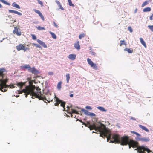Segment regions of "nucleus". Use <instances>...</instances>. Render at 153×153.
Masks as SVG:
<instances>
[{
  "label": "nucleus",
  "instance_id": "1",
  "mask_svg": "<svg viewBox=\"0 0 153 153\" xmlns=\"http://www.w3.org/2000/svg\"><path fill=\"white\" fill-rule=\"evenodd\" d=\"M23 92L25 93L26 97H27L28 95H30L32 97V98H37L40 100H42L45 102L46 100L48 103L50 102V100L47 99L45 96L42 94L40 89H36L35 87L33 86H26L25 89H24L20 91V93L22 94Z\"/></svg>",
  "mask_w": 153,
  "mask_h": 153
},
{
  "label": "nucleus",
  "instance_id": "2",
  "mask_svg": "<svg viewBox=\"0 0 153 153\" xmlns=\"http://www.w3.org/2000/svg\"><path fill=\"white\" fill-rule=\"evenodd\" d=\"M87 123L88 125L85 123H83V124L86 126L88 127L91 130L94 129L96 131L100 132V136L104 138L107 137V141H109V140L111 138V132L107 129L104 125L101 123L98 126H97L95 124L91 125L88 122Z\"/></svg>",
  "mask_w": 153,
  "mask_h": 153
},
{
  "label": "nucleus",
  "instance_id": "3",
  "mask_svg": "<svg viewBox=\"0 0 153 153\" xmlns=\"http://www.w3.org/2000/svg\"><path fill=\"white\" fill-rule=\"evenodd\" d=\"M110 142L113 143H120L122 145H126L128 144L129 140L128 136H125L120 138L119 135L116 134L111 135V134Z\"/></svg>",
  "mask_w": 153,
  "mask_h": 153
},
{
  "label": "nucleus",
  "instance_id": "4",
  "mask_svg": "<svg viewBox=\"0 0 153 153\" xmlns=\"http://www.w3.org/2000/svg\"><path fill=\"white\" fill-rule=\"evenodd\" d=\"M7 72V71L4 68L0 69V90L2 92H6L7 90V85L6 83L7 82L8 79L3 80L4 73Z\"/></svg>",
  "mask_w": 153,
  "mask_h": 153
},
{
  "label": "nucleus",
  "instance_id": "5",
  "mask_svg": "<svg viewBox=\"0 0 153 153\" xmlns=\"http://www.w3.org/2000/svg\"><path fill=\"white\" fill-rule=\"evenodd\" d=\"M22 70H25L27 69L28 72H31L35 75H37L40 73L39 71L36 69L34 67L31 68L29 65H25L21 67Z\"/></svg>",
  "mask_w": 153,
  "mask_h": 153
},
{
  "label": "nucleus",
  "instance_id": "6",
  "mask_svg": "<svg viewBox=\"0 0 153 153\" xmlns=\"http://www.w3.org/2000/svg\"><path fill=\"white\" fill-rule=\"evenodd\" d=\"M138 143L137 141L132 139H130L128 144L130 148L132 147L133 148H137L138 150V148L140 146H138Z\"/></svg>",
  "mask_w": 153,
  "mask_h": 153
},
{
  "label": "nucleus",
  "instance_id": "7",
  "mask_svg": "<svg viewBox=\"0 0 153 153\" xmlns=\"http://www.w3.org/2000/svg\"><path fill=\"white\" fill-rule=\"evenodd\" d=\"M150 150L147 148H146L143 146H140L138 148V153H149Z\"/></svg>",
  "mask_w": 153,
  "mask_h": 153
},
{
  "label": "nucleus",
  "instance_id": "8",
  "mask_svg": "<svg viewBox=\"0 0 153 153\" xmlns=\"http://www.w3.org/2000/svg\"><path fill=\"white\" fill-rule=\"evenodd\" d=\"M87 61L88 64L90 65V66L92 67L93 69L95 70L97 69V66L96 64H94L91 59L89 58H88L87 59Z\"/></svg>",
  "mask_w": 153,
  "mask_h": 153
},
{
  "label": "nucleus",
  "instance_id": "9",
  "mask_svg": "<svg viewBox=\"0 0 153 153\" xmlns=\"http://www.w3.org/2000/svg\"><path fill=\"white\" fill-rule=\"evenodd\" d=\"M82 111L83 112L84 114L88 116H89L91 117H95L96 115L95 114L92 112H89L87 110H85L84 109H82Z\"/></svg>",
  "mask_w": 153,
  "mask_h": 153
},
{
  "label": "nucleus",
  "instance_id": "10",
  "mask_svg": "<svg viewBox=\"0 0 153 153\" xmlns=\"http://www.w3.org/2000/svg\"><path fill=\"white\" fill-rule=\"evenodd\" d=\"M19 30V28L16 27H14V29L13 31V33L14 34H16L17 36H20L21 35V33L20 30Z\"/></svg>",
  "mask_w": 153,
  "mask_h": 153
},
{
  "label": "nucleus",
  "instance_id": "11",
  "mask_svg": "<svg viewBox=\"0 0 153 153\" xmlns=\"http://www.w3.org/2000/svg\"><path fill=\"white\" fill-rule=\"evenodd\" d=\"M24 46V44H20L16 46V48L18 51H19L21 50H23Z\"/></svg>",
  "mask_w": 153,
  "mask_h": 153
},
{
  "label": "nucleus",
  "instance_id": "12",
  "mask_svg": "<svg viewBox=\"0 0 153 153\" xmlns=\"http://www.w3.org/2000/svg\"><path fill=\"white\" fill-rule=\"evenodd\" d=\"M34 11L36 13L39 14V16H40V17L41 18L43 21H44V17L43 15H42V14L41 13V12L39 10L36 9H35L34 10Z\"/></svg>",
  "mask_w": 153,
  "mask_h": 153
},
{
  "label": "nucleus",
  "instance_id": "13",
  "mask_svg": "<svg viewBox=\"0 0 153 153\" xmlns=\"http://www.w3.org/2000/svg\"><path fill=\"white\" fill-rule=\"evenodd\" d=\"M9 12L11 13H14L16 14H17V15L21 16L22 15V13L19 12H18V11L16 10H8Z\"/></svg>",
  "mask_w": 153,
  "mask_h": 153
},
{
  "label": "nucleus",
  "instance_id": "14",
  "mask_svg": "<svg viewBox=\"0 0 153 153\" xmlns=\"http://www.w3.org/2000/svg\"><path fill=\"white\" fill-rule=\"evenodd\" d=\"M76 55L74 54H70L69 55L68 58L72 60H74L76 59Z\"/></svg>",
  "mask_w": 153,
  "mask_h": 153
},
{
  "label": "nucleus",
  "instance_id": "15",
  "mask_svg": "<svg viewBox=\"0 0 153 153\" xmlns=\"http://www.w3.org/2000/svg\"><path fill=\"white\" fill-rule=\"evenodd\" d=\"M74 46L75 48L77 50H79L80 49V46L79 41H77L74 44Z\"/></svg>",
  "mask_w": 153,
  "mask_h": 153
},
{
  "label": "nucleus",
  "instance_id": "16",
  "mask_svg": "<svg viewBox=\"0 0 153 153\" xmlns=\"http://www.w3.org/2000/svg\"><path fill=\"white\" fill-rule=\"evenodd\" d=\"M55 101L56 102L54 104V105L55 106H58L59 105L60 102H61V100H60L59 98H58L56 96H55Z\"/></svg>",
  "mask_w": 153,
  "mask_h": 153
},
{
  "label": "nucleus",
  "instance_id": "17",
  "mask_svg": "<svg viewBox=\"0 0 153 153\" xmlns=\"http://www.w3.org/2000/svg\"><path fill=\"white\" fill-rule=\"evenodd\" d=\"M37 41L39 44L41 45L44 48H47V45H46L45 44L43 41H42L41 40H40L39 39H38L37 40Z\"/></svg>",
  "mask_w": 153,
  "mask_h": 153
},
{
  "label": "nucleus",
  "instance_id": "18",
  "mask_svg": "<svg viewBox=\"0 0 153 153\" xmlns=\"http://www.w3.org/2000/svg\"><path fill=\"white\" fill-rule=\"evenodd\" d=\"M143 130H144L146 131L147 132H148L149 131L148 129L147 128L145 127V126H142L141 125L139 124L138 125Z\"/></svg>",
  "mask_w": 153,
  "mask_h": 153
},
{
  "label": "nucleus",
  "instance_id": "19",
  "mask_svg": "<svg viewBox=\"0 0 153 153\" xmlns=\"http://www.w3.org/2000/svg\"><path fill=\"white\" fill-rule=\"evenodd\" d=\"M71 114V116L72 117L73 115L72 114V113H75L77 114H78V112L75 110L73 109H71V110H69V112Z\"/></svg>",
  "mask_w": 153,
  "mask_h": 153
},
{
  "label": "nucleus",
  "instance_id": "20",
  "mask_svg": "<svg viewBox=\"0 0 153 153\" xmlns=\"http://www.w3.org/2000/svg\"><path fill=\"white\" fill-rule=\"evenodd\" d=\"M26 82H20L18 83L17 84V85L20 88H22V87L23 86L25 85V84L26 83Z\"/></svg>",
  "mask_w": 153,
  "mask_h": 153
},
{
  "label": "nucleus",
  "instance_id": "21",
  "mask_svg": "<svg viewBox=\"0 0 153 153\" xmlns=\"http://www.w3.org/2000/svg\"><path fill=\"white\" fill-rule=\"evenodd\" d=\"M149 138L148 137H143L141 138L140 141L144 142H147L149 141Z\"/></svg>",
  "mask_w": 153,
  "mask_h": 153
},
{
  "label": "nucleus",
  "instance_id": "22",
  "mask_svg": "<svg viewBox=\"0 0 153 153\" xmlns=\"http://www.w3.org/2000/svg\"><path fill=\"white\" fill-rule=\"evenodd\" d=\"M140 42L141 44L145 48H146V44L145 42H144V40L143 39V38H140Z\"/></svg>",
  "mask_w": 153,
  "mask_h": 153
},
{
  "label": "nucleus",
  "instance_id": "23",
  "mask_svg": "<svg viewBox=\"0 0 153 153\" xmlns=\"http://www.w3.org/2000/svg\"><path fill=\"white\" fill-rule=\"evenodd\" d=\"M151 0H149L148 1H146L144 2L142 4L141 7H143L146 5L148 4L149 2H151Z\"/></svg>",
  "mask_w": 153,
  "mask_h": 153
},
{
  "label": "nucleus",
  "instance_id": "24",
  "mask_svg": "<svg viewBox=\"0 0 153 153\" xmlns=\"http://www.w3.org/2000/svg\"><path fill=\"white\" fill-rule=\"evenodd\" d=\"M97 108L101 111L103 112H106L107 111V110L102 107L98 106L97 107Z\"/></svg>",
  "mask_w": 153,
  "mask_h": 153
},
{
  "label": "nucleus",
  "instance_id": "25",
  "mask_svg": "<svg viewBox=\"0 0 153 153\" xmlns=\"http://www.w3.org/2000/svg\"><path fill=\"white\" fill-rule=\"evenodd\" d=\"M124 51L128 52L129 53H132L133 51V50L127 48H125L124 49Z\"/></svg>",
  "mask_w": 153,
  "mask_h": 153
},
{
  "label": "nucleus",
  "instance_id": "26",
  "mask_svg": "<svg viewBox=\"0 0 153 153\" xmlns=\"http://www.w3.org/2000/svg\"><path fill=\"white\" fill-rule=\"evenodd\" d=\"M66 79L67 83H68L69 82V81L70 79V75L69 73L66 74Z\"/></svg>",
  "mask_w": 153,
  "mask_h": 153
},
{
  "label": "nucleus",
  "instance_id": "27",
  "mask_svg": "<svg viewBox=\"0 0 153 153\" xmlns=\"http://www.w3.org/2000/svg\"><path fill=\"white\" fill-rule=\"evenodd\" d=\"M56 3L58 5V6L60 9H61L62 10H64L63 8L62 7V6L60 4V2L59 1H57V0H56Z\"/></svg>",
  "mask_w": 153,
  "mask_h": 153
},
{
  "label": "nucleus",
  "instance_id": "28",
  "mask_svg": "<svg viewBox=\"0 0 153 153\" xmlns=\"http://www.w3.org/2000/svg\"><path fill=\"white\" fill-rule=\"evenodd\" d=\"M12 6L15 7L16 8L18 9H20V8L19 6L15 2H13L12 4Z\"/></svg>",
  "mask_w": 153,
  "mask_h": 153
},
{
  "label": "nucleus",
  "instance_id": "29",
  "mask_svg": "<svg viewBox=\"0 0 153 153\" xmlns=\"http://www.w3.org/2000/svg\"><path fill=\"white\" fill-rule=\"evenodd\" d=\"M151 10V8L150 7H147L143 10L144 12H149Z\"/></svg>",
  "mask_w": 153,
  "mask_h": 153
},
{
  "label": "nucleus",
  "instance_id": "30",
  "mask_svg": "<svg viewBox=\"0 0 153 153\" xmlns=\"http://www.w3.org/2000/svg\"><path fill=\"white\" fill-rule=\"evenodd\" d=\"M60 103L61 106L63 107L64 108V110H65V108H64L65 107V102L61 100V102H60Z\"/></svg>",
  "mask_w": 153,
  "mask_h": 153
},
{
  "label": "nucleus",
  "instance_id": "31",
  "mask_svg": "<svg viewBox=\"0 0 153 153\" xmlns=\"http://www.w3.org/2000/svg\"><path fill=\"white\" fill-rule=\"evenodd\" d=\"M50 33L52 37L54 39H56V35L54 33L51 31L49 32Z\"/></svg>",
  "mask_w": 153,
  "mask_h": 153
},
{
  "label": "nucleus",
  "instance_id": "32",
  "mask_svg": "<svg viewBox=\"0 0 153 153\" xmlns=\"http://www.w3.org/2000/svg\"><path fill=\"white\" fill-rule=\"evenodd\" d=\"M120 46H121L123 45H126V44L124 40H121L120 41Z\"/></svg>",
  "mask_w": 153,
  "mask_h": 153
},
{
  "label": "nucleus",
  "instance_id": "33",
  "mask_svg": "<svg viewBox=\"0 0 153 153\" xmlns=\"http://www.w3.org/2000/svg\"><path fill=\"white\" fill-rule=\"evenodd\" d=\"M61 84H62V82H60L58 83V84H57V87L58 89L59 90L61 88Z\"/></svg>",
  "mask_w": 153,
  "mask_h": 153
},
{
  "label": "nucleus",
  "instance_id": "34",
  "mask_svg": "<svg viewBox=\"0 0 153 153\" xmlns=\"http://www.w3.org/2000/svg\"><path fill=\"white\" fill-rule=\"evenodd\" d=\"M0 1L1 2L4 3L5 4L8 5H10V4L9 3H8L4 0H0Z\"/></svg>",
  "mask_w": 153,
  "mask_h": 153
},
{
  "label": "nucleus",
  "instance_id": "35",
  "mask_svg": "<svg viewBox=\"0 0 153 153\" xmlns=\"http://www.w3.org/2000/svg\"><path fill=\"white\" fill-rule=\"evenodd\" d=\"M141 135L140 134V136H137L135 138V139L136 140L138 141H140L141 138Z\"/></svg>",
  "mask_w": 153,
  "mask_h": 153
},
{
  "label": "nucleus",
  "instance_id": "36",
  "mask_svg": "<svg viewBox=\"0 0 153 153\" xmlns=\"http://www.w3.org/2000/svg\"><path fill=\"white\" fill-rule=\"evenodd\" d=\"M85 36V35L84 33L80 34L79 36V39H81L82 38H83Z\"/></svg>",
  "mask_w": 153,
  "mask_h": 153
},
{
  "label": "nucleus",
  "instance_id": "37",
  "mask_svg": "<svg viewBox=\"0 0 153 153\" xmlns=\"http://www.w3.org/2000/svg\"><path fill=\"white\" fill-rule=\"evenodd\" d=\"M68 4L69 6L72 7H74V5L72 3V1L71 0H68Z\"/></svg>",
  "mask_w": 153,
  "mask_h": 153
},
{
  "label": "nucleus",
  "instance_id": "38",
  "mask_svg": "<svg viewBox=\"0 0 153 153\" xmlns=\"http://www.w3.org/2000/svg\"><path fill=\"white\" fill-rule=\"evenodd\" d=\"M131 133L133 134H136L137 135V136H140V134H139L137 132H135V131H131Z\"/></svg>",
  "mask_w": 153,
  "mask_h": 153
},
{
  "label": "nucleus",
  "instance_id": "39",
  "mask_svg": "<svg viewBox=\"0 0 153 153\" xmlns=\"http://www.w3.org/2000/svg\"><path fill=\"white\" fill-rule=\"evenodd\" d=\"M131 133L133 134H136L137 135V136H140V134H139L137 132H135V131H131Z\"/></svg>",
  "mask_w": 153,
  "mask_h": 153
},
{
  "label": "nucleus",
  "instance_id": "40",
  "mask_svg": "<svg viewBox=\"0 0 153 153\" xmlns=\"http://www.w3.org/2000/svg\"><path fill=\"white\" fill-rule=\"evenodd\" d=\"M37 28L38 30H45V29L44 27H41L40 26H39L37 27Z\"/></svg>",
  "mask_w": 153,
  "mask_h": 153
},
{
  "label": "nucleus",
  "instance_id": "41",
  "mask_svg": "<svg viewBox=\"0 0 153 153\" xmlns=\"http://www.w3.org/2000/svg\"><path fill=\"white\" fill-rule=\"evenodd\" d=\"M7 86H8L7 88H15V86H14V85L13 84L8 85Z\"/></svg>",
  "mask_w": 153,
  "mask_h": 153
},
{
  "label": "nucleus",
  "instance_id": "42",
  "mask_svg": "<svg viewBox=\"0 0 153 153\" xmlns=\"http://www.w3.org/2000/svg\"><path fill=\"white\" fill-rule=\"evenodd\" d=\"M148 27L153 32V25H149Z\"/></svg>",
  "mask_w": 153,
  "mask_h": 153
},
{
  "label": "nucleus",
  "instance_id": "43",
  "mask_svg": "<svg viewBox=\"0 0 153 153\" xmlns=\"http://www.w3.org/2000/svg\"><path fill=\"white\" fill-rule=\"evenodd\" d=\"M128 29L131 33H132L133 32L132 29L131 27L128 26Z\"/></svg>",
  "mask_w": 153,
  "mask_h": 153
},
{
  "label": "nucleus",
  "instance_id": "44",
  "mask_svg": "<svg viewBox=\"0 0 153 153\" xmlns=\"http://www.w3.org/2000/svg\"><path fill=\"white\" fill-rule=\"evenodd\" d=\"M30 48H29V47H27V48H25V46H24L23 50L25 51H26L27 50H30Z\"/></svg>",
  "mask_w": 153,
  "mask_h": 153
},
{
  "label": "nucleus",
  "instance_id": "45",
  "mask_svg": "<svg viewBox=\"0 0 153 153\" xmlns=\"http://www.w3.org/2000/svg\"><path fill=\"white\" fill-rule=\"evenodd\" d=\"M31 36H32V39L33 40H36V37L35 35L34 34H31Z\"/></svg>",
  "mask_w": 153,
  "mask_h": 153
},
{
  "label": "nucleus",
  "instance_id": "46",
  "mask_svg": "<svg viewBox=\"0 0 153 153\" xmlns=\"http://www.w3.org/2000/svg\"><path fill=\"white\" fill-rule=\"evenodd\" d=\"M33 45L35 46L37 48H40L41 47V46L37 44L33 43Z\"/></svg>",
  "mask_w": 153,
  "mask_h": 153
},
{
  "label": "nucleus",
  "instance_id": "47",
  "mask_svg": "<svg viewBox=\"0 0 153 153\" xmlns=\"http://www.w3.org/2000/svg\"><path fill=\"white\" fill-rule=\"evenodd\" d=\"M38 1V3L39 4H40V5H41V6H43V3L41 1H40V0H37Z\"/></svg>",
  "mask_w": 153,
  "mask_h": 153
},
{
  "label": "nucleus",
  "instance_id": "48",
  "mask_svg": "<svg viewBox=\"0 0 153 153\" xmlns=\"http://www.w3.org/2000/svg\"><path fill=\"white\" fill-rule=\"evenodd\" d=\"M85 108L86 109H88L91 110V109H92L91 107V106H86V107H85Z\"/></svg>",
  "mask_w": 153,
  "mask_h": 153
},
{
  "label": "nucleus",
  "instance_id": "49",
  "mask_svg": "<svg viewBox=\"0 0 153 153\" xmlns=\"http://www.w3.org/2000/svg\"><path fill=\"white\" fill-rule=\"evenodd\" d=\"M53 23L55 27H56V28H57L58 27V25L55 23V22H53Z\"/></svg>",
  "mask_w": 153,
  "mask_h": 153
},
{
  "label": "nucleus",
  "instance_id": "50",
  "mask_svg": "<svg viewBox=\"0 0 153 153\" xmlns=\"http://www.w3.org/2000/svg\"><path fill=\"white\" fill-rule=\"evenodd\" d=\"M149 19L150 20H153V13L152 14V15L150 17Z\"/></svg>",
  "mask_w": 153,
  "mask_h": 153
},
{
  "label": "nucleus",
  "instance_id": "51",
  "mask_svg": "<svg viewBox=\"0 0 153 153\" xmlns=\"http://www.w3.org/2000/svg\"><path fill=\"white\" fill-rule=\"evenodd\" d=\"M48 74L49 75H53L54 74L52 72H48Z\"/></svg>",
  "mask_w": 153,
  "mask_h": 153
},
{
  "label": "nucleus",
  "instance_id": "52",
  "mask_svg": "<svg viewBox=\"0 0 153 153\" xmlns=\"http://www.w3.org/2000/svg\"><path fill=\"white\" fill-rule=\"evenodd\" d=\"M67 111H68V113H69V110H71V109H70V107L69 106H67Z\"/></svg>",
  "mask_w": 153,
  "mask_h": 153
},
{
  "label": "nucleus",
  "instance_id": "53",
  "mask_svg": "<svg viewBox=\"0 0 153 153\" xmlns=\"http://www.w3.org/2000/svg\"><path fill=\"white\" fill-rule=\"evenodd\" d=\"M91 54L93 55H94L95 54V53L93 51H91Z\"/></svg>",
  "mask_w": 153,
  "mask_h": 153
},
{
  "label": "nucleus",
  "instance_id": "54",
  "mask_svg": "<svg viewBox=\"0 0 153 153\" xmlns=\"http://www.w3.org/2000/svg\"><path fill=\"white\" fill-rule=\"evenodd\" d=\"M73 95H74L73 94H71L70 95V97H73Z\"/></svg>",
  "mask_w": 153,
  "mask_h": 153
},
{
  "label": "nucleus",
  "instance_id": "55",
  "mask_svg": "<svg viewBox=\"0 0 153 153\" xmlns=\"http://www.w3.org/2000/svg\"><path fill=\"white\" fill-rule=\"evenodd\" d=\"M131 119H132L133 120H136L133 117H131Z\"/></svg>",
  "mask_w": 153,
  "mask_h": 153
},
{
  "label": "nucleus",
  "instance_id": "56",
  "mask_svg": "<svg viewBox=\"0 0 153 153\" xmlns=\"http://www.w3.org/2000/svg\"><path fill=\"white\" fill-rule=\"evenodd\" d=\"M2 7V5L0 4V8H1Z\"/></svg>",
  "mask_w": 153,
  "mask_h": 153
},
{
  "label": "nucleus",
  "instance_id": "57",
  "mask_svg": "<svg viewBox=\"0 0 153 153\" xmlns=\"http://www.w3.org/2000/svg\"><path fill=\"white\" fill-rule=\"evenodd\" d=\"M73 92V91H71L70 92V93H72Z\"/></svg>",
  "mask_w": 153,
  "mask_h": 153
},
{
  "label": "nucleus",
  "instance_id": "58",
  "mask_svg": "<svg viewBox=\"0 0 153 153\" xmlns=\"http://www.w3.org/2000/svg\"><path fill=\"white\" fill-rule=\"evenodd\" d=\"M4 39H5V38H3V40Z\"/></svg>",
  "mask_w": 153,
  "mask_h": 153
},
{
  "label": "nucleus",
  "instance_id": "59",
  "mask_svg": "<svg viewBox=\"0 0 153 153\" xmlns=\"http://www.w3.org/2000/svg\"><path fill=\"white\" fill-rule=\"evenodd\" d=\"M137 11V9L135 11Z\"/></svg>",
  "mask_w": 153,
  "mask_h": 153
}]
</instances>
